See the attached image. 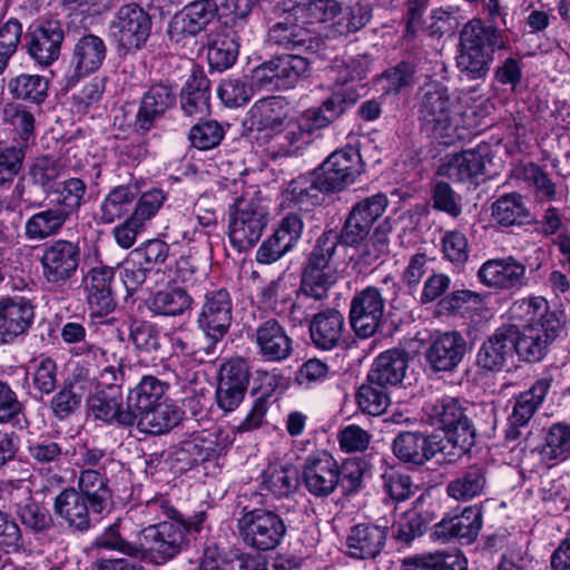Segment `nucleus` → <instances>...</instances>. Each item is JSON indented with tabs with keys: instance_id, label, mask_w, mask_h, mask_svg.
<instances>
[{
	"instance_id": "obj_24",
	"label": "nucleus",
	"mask_w": 570,
	"mask_h": 570,
	"mask_svg": "<svg viewBox=\"0 0 570 570\" xmlns=\"http://www.w3.org/2000/svg\"><path fill=\"white\" fill-rule=\"evenodd\" d=\"M252 340L257 347L258 355L266 362H282L293 353V340L285 327L276 318L261 322Z\"/></svg>"
},
{
	"instance_id": "obj_42",
	"label": "nucleus",
	"mask_w": 570,
	"mask_h": 570,
	"mask_svg": "<svg viewBox=\"0 0 570 570\" xmlns=\"http://www.w3.org/2000/svg\"><path fill=\"white\" fill-rule=\"evenodd\" d=\"M137 187L120 185L112 188L100 204L98 220L102 224H112L129 214L137 198Z\"/></svg>"
},
{
	"instance_id": "obj_25",
	"label": "nucleus",
	"mask_w": 570,
	"mask_h": 570,
	"mask_svg": "<svg viewBox=\"0 0 570 570\" xmlns=\"http://www.w3.org/2000/svg\"><path fill=\"white\" fill-rule=\"evenodd\" d=\"M515 325H503L485 340L476 354V365L488 372L501 371L515 353Z\"/></svg>"
},
{
	"instance_id": "obj_34",
	"label": "nucleus",
	"mask_w": 570,
	"mask_h": 570,
	"mask_svg": "<svg viewBox=\"0 0 570 570\" xmlns=\"http://www.w3.org/2000/svg\"><path fill=\"white\" fill-rule=\"evenodd\" d=\"M268 41L284 49L299 52H315L322 46V40L308 29L287 19L269 28Z\"/></svg>"
},
{
	"instance_id": "obj_29",
	"label": "nucleus",
	"mask_w": 570,
	"mask_h": 570,
	"mask_svg": "<svg viewBox=\"0 0 570 570\" xmlns=\"http://www.w3.org/2000/svg\"><path fill=\"white\" fill-rule=\"evenodd\" d=\"M387 528L373 523L353 525L345 540L346 554L352 559L370 560L376 558L385 547Z\"/></svg>"
},
{
	"instance_id": "obj_27",
	"label": "nucleus",
	"mask_w": 570,
	"mask_h": 570,
	"mask_svg": "<svg viewBox=\"0 0 570 570\" xmlns=\"http://www.w3.org/2000/svg\"><path fill=\"white\" fill-rule=\"evenodd\" d=\"M115 271L108 266H96L83 278L87 303L94 314L107 315L117 305L114 289Z\"/></svg>"
},
{
	"instance_id": "obj_22",
	"label": "nucleus",
	"mask_w": 570,
	"mask_h": 570,
	"mask_svg": "<svg viewBox=\"0 0 570 570\" xmlns=\"http://www.w3.org/2000/svg\"><path fill=\"white\" fill-rule=\"evenodd\" d=\"M468 351V343L456 331L438 333L432 336L425 352V360L435 372H450L458 367Z\"/></svg>"
},
{
	"instance_id": "obj_6",
	"label": "nucleus",
	"mask_w": 570,
	"mask_h": 570,
	"mask_svg": "<svg viewBox=\"0 0 570 570\" xmlns=\"http://www.w3.org/2000/svg\"><path fill=\"white\" fill-rule=\"evenodd\" d=\"M295 119L285 121L282 101L277 97H267L256 101L247 112L244 125L250 132H257L256 139L266 144L268 155L274 158L301 156L306 148L289 150L282 140Z\"/></svg>"
},
{
	"instance_id": "obj_51",
	"label": "nucleus",
	"mask_w": 570,
	"mask_h": 570,
	"mask_svg": "<svg viewBox=\"0 0 570 570\" xmlns=\"http://www.w3.org/2000/svg\"><path fill=\"white\" fill-rule=\"evenodd\" d=\"M239 42L235 32H227L213 40L207 50V60L212 69L224 71L230 68L238 56Z\"/></svg>"
},
{
	"instance_id": "obj_5",
	"label": "nucleus",
	"mask_w": 570,
	"mask_h": 570,
	"mask_svg": "<svg viewBox=\"0 0 570 570\" xmlns=\"http://www.w3.org/2000/svg\"><path fill=\"white\" fill-rule=\"evenodd\" d=\"M358 98L360 94L353 86L338 88L320 107L306 109L296 117L282 137L283 142L289 150L307 148L317 130L340 118Z\"/></svg>"
},
{
	"instance_id": "obj_61",
	"label": "nucleus",
	"mask_w": 570,
	"mask_h": 570,
	"mask_svg": "<svg viewBox=\"0 0 570 570\" xmlns=\"http://www.w3.org/2000/svg\"><path fill=\"white\" fill-rule=\"evenodd\" d=\"M282 88L294 87L308 70V60L299 53L282 55L272 59Z\"/></svg>"
},
{
	"instance_id": "obj_49",
	"label": "nucleus",
	"mask_w": 570,
	"mask_h": 570,
	"mask_svg": "<svg viewBox=\"0 0 570 570\" xmlns=\"http://www.w3.org/2000/svg\"><path fill=\"white\" fill-rule=\"evenodd\" d=\"M27 454L33 466L51 470L53 465L57 466L61 463L68 451H63L62 444L52 438L40 436L29 441Z\"/></svg>"
},
{
	"instance_id": "obj_20",
	"label": "nucleus",
	"mask_w": 570,
	"mask_h": 570,
	"mask_svg": "<svg viewBox=\"0 0 570 570\" xmlns=\"http://www.w3.org/2000/svg\"><path fill=\"white\" fill-rule=\"evenodd\" d=\"M302 475L307 491L317 498L331 495L341 482L340 466L327 452L308 455L304 462Z\"/></svg>"
},
{
	"instance_id": "obj_18",
	"label": "nucleus",
	"mask_w": 570,
	"mask_h": 570,
	"mask_svg": "<svg viewBox=\"0 0 570 570\" xmlns=\"http://www.w3.org/2000/svg\"><path fill=\"white\" fill-rule=\"evenodd\" d=\"M476 277L482 285L495 291H518L529 282L527 266L513 256L485 261Z\"/></svg>"
},
{
	"instance_id": "obj_21",
	"label": "nucleus",
	"mask_w": 570,
	"mask_h": 570,
	"mask_svg": "<svg viewBox=\"0 0 570 570\" xmlns=\"http://www.w3.org/2000/svg\"><path fill=\"white\" fill-rule=\"evenodd\" d=\"M219 7L214 0H196L175 14L169 23L171 41L179 42L184 35L195 37L218 17Z\"/></svg>"
},
{
	"instance_id": "obj_9",
	"label": "nucleus",
	"mask_w": 570,
	"mask_h": 570,
	"mask_svg": "<svg viewBox=\"0 0 570 570\" xmlns=\"http://www.w3.org/2000/svg\"><path fill=\"white\" fill-rule=\"evenodd\" d=\"M151 18L140 6H121L110 20L108 37L119 55L141 49L151 32Z\"/></svg>"
},
{
	"instance_id": "obj_10",
	"label": "nucleus",
	"mask_w": 570,
	"mask_h": 570,
	"mask_svg": "<svg viewBox=\"0 0 570 570\" xmlns=\"http://www.w3.org/2000/svg\"><path fill=\"white\" fill-rule=\"evenodd\" d=\"M268 209L258 199H238L230 214L228 237L239 253L250 249L268 225Z\"/></svg>"
},
{
	"instance_id": "obj_52",
	"label": "nucleus",
	"mask_w": 570,
	"mask_h": 570,
	"mask_svg": "<svg viewBox=\"0 0 570 570\" xmlns=\"http://www.w3.org/2000/svg\"><path fill=\"white\" fill-rule=\"evenodd\" d=\"M570 452V425L554 423L547 432L544 443L539 449L541 461L550 464L552 461L564 460Z\"/></svg>"
},
{
	"instance_id": "obj_12",
	"label": "nucleus",
	"mask_w": 570,
	"mask_h": 570,
	"mask_svg": "<svg viewBox=\"0 0 570 570\" xmlns=\"http://www.w3.org/2000/svg\"><path fill=\"white\" fill-rule=\"evenodd\" d=\"M233 321V301L225 288L208 291L204 296L197 325L208 338L205 347L207 355L214 354L215 347L228 333Z\"/></svg>"
},
{
	"instance_id": "obj_13",
	"label": "nucleus",
	"mask_w": 570,
	"mask_h": 570,
	"mask_svg": "<svg viewBox=\"0 0 570 570\" xmlns=\"http://www.w3.org/2000/svg\"><path fill=\"white\" fill-rule=\"evenodd\" d=\"M389 205L387 197L375 194L354 204L343 224L342 245L358 246L371 235L372 228L383 216Z\"/></svg>"
},
{
	"instance_id": "obj_31",
	"label": "nucleus",
	"mask_w": 570,
	"mask_h": 570,
	"mask_svg": "<svg viewBox=\"0 0 570 570\" xmlns=\"http://www.w3.org/2000/svg\"><path fill=\"white\" fill-rule=\"evenodd\" d=\"M482 527V511L478 505L465 508L460 514L444 518L434 528V535L444 541L473 542Z\"/></svg>"
},
{
	"instance_id": "obj_44",
	"label": "nucleus",
	"mask_w": 570,
	"mask_h": 570,
	"mask_svg": "<svg viewBox=\"0 0 570 570\" xmlns=\"http://www.w3.org/2000/svg\"><path fill=\"white\" fill-rule=\"evenodd\" d=\"M137 426L148 434H163L175 428L180 421V412L173 405L159 403L148 410L137 411Z\"/></svg>"
},
{
	"instance_id": "obj_48",
	"label": "nucleus",
	"mask_w": 570,
	"mask_h": 570,
	"mask_svg": "<svg viewBox=\"0 0 570 570\" xmlns=\"http://www.w3.org/2000/svg\"><path fill=\"white\" fill-rule=\"evenodd\" d=\"M419 71V63L414 58L401 60L381 75L380 83L383 92L397 95L402 89L413 86Z\"/></svg>"
},
{
	"instance_id": "obj_7",
	"label": "nucleus",
	"mask_w": 570,
	"mask_h": 570,
	"mask_svg": "<svg viewBox=\"0 0 570 570\" xmlns=\"http://www.w3.org/2000/svg\"><path fill=\"white\" fill-rule=\"evenodd\" d=\"M415 109L422 126L440 137L451 136L458 100L440 81L429 80L415 94Z\"/></svg>"
},
{
	"instance_id": "obj_45",
	"label": "nucleus",
	"mask_w": 570,
	"mask_h": 570,
	"mask_svg": "<svg viewBox=\"0 0 570 570\" xmlns=\"http://www.w3.org/2000/svg\"><path fill=\"white\" fill-rule=\"evenodd\" d=\"M168 383L154 375H145L140 382L129 391L128 406L137 420V411L148 410L153 405L161 403V399L168 390Z\"/></svg>"
},
{
	"instance_id": "obj_36",
	"label": "nucleus",
	"mask_w": 570,
	"mask_h": 570,
	"mask_svg": "<svg viewBox=\"0 0 570 570\" xmlns=\"http://www.w3.org/2000/svg\"><path fill=\"white\" fill-rule=\"evenodd\" d=\"M345 328L343 314L335 308L316 313L309 324V334L316 347L330 351L338 346Z\"/></svg>"
},
{
	"instance_id": "obj_53",
	"label": "nucleus",
	"mask_w": 570,
	"mask_h": 570,
	"mask_svg": "<svg viewBox=\"0 0 570 570\" xmlns=\"http://www.w3.org/2000/svg\"><path fill=\"white\" fill-rule=\"evenodd\" d=\"M14 513L22 525L33 533L45 532L53 524L49 510L35 501L30 494L24 500L14 503Z\"/></svg>"
},
{
	"instance_id": "obj_1",
	"label": "nucleus",
	"mask_w": 570,
	"mask_h": 570,
	"mask_svg": "<svg viewBox=\"0 0 570 570\" xmlns=\"http://www.w3.org/2000/svg\"><path fill=\"white\" fill-rule=\"evenodd\" d=\"M487 11L490 24L474 18L460 31L456 66L470 80L485 79L494 60V53L510 48L508 36L495 24V19L502 16L500 1L488 0Z\"/></svg>"
},
{
	"instance_id": "obj_35",
	"label": "nucleus",
	"mask_w": 570,
	"mask_h": 570,
	"mask_svg": "<svg viewBox=\"0 0 570 570\" xmlns=\"http://www.w3.org/2000/svg\"><path fill=\"white\" fill-rule=\"evenodd\" d=\"M409 364V353L392 348L381 353L374 361L367 376L368 382L390 387L402 383Z\"/></svg>"
},
{
	"instance_id": "obj_56",
	"label": "nucleus",
	"mask_w": 570,
	"mask_h": 570,
	"mask_svg": "<svg viewBox=\"0 0 570 570\" xmlns=\"http://www.w3.org/2000/svg\"><path fill=\"white\" fill-rule=\"evenodd\" d=\"M355 401L363 413L379 416L383 414L390 405V394L387 387L371 383L367 379L366 383L357 389Z\"/></svg>"
},
{
	"instance_id": "obj_8",
	"label": "nucleus",
	"mask_w": 570,
	"mask_h": 570,
	"mask_svg": "<svg viewBox=\"0 0 570 570\" xmlns=\"http://www.w3.org/2000/svg\"><path fill=\"white\" fill-rule=\"evenodd\" d=\"M431 424L440 426L453 446L466 453L475 443L476 430L465 403L455 397H442L423 407Z\"/></svg>"
},
{
	"instance_id": "obj_38",
	"label": "nucleus",
	"mask_w": 570,
	"mask_h": 570,
	"mask_svg": "<svg viewBox=\"0 0 570 570\" xmlns=\"http://www.w3.org/2000/svg\"><path fill=\"white\" fill-rule=\"evenodd\" d=\"M107 56V46L102 38L88 33L77 40L73 46L71 62L77 75L97 71Z\"/></svg>"
},
{
	"instance_id": "obj_23",
	"label": "nucleus",
	"mask_w": 570,
	"mask_h": 570,
	"mask_svg": "<svg viewBox=\"0 0 570 570\" xmlns=\"http://www.w3.org/2000/svg\"><path fill=\"white\" fill-rule=\"evenodd\" d=\"M175 105L176 94L169 83H153L141 97L135 118V129L142 134L148 132Z\"/></svg>"
},
{
	"instance_id": "obj_46",
	"label": "nucleus",
	"mask_w": 570,
	"mask_h": 570,
	"mask_svg": "<svg viewBox=\"0 0 570 570\" xmlns=\"http://www.w3.org/2000/svg\"><path fill=\"white\" fill-rule=\"evenodd\" d=\"M323 178L315 170L308 176H299L293 179L287 188L289 199L296 206L308 208L321 203V194L333 193L322 184Z\"/></svg>"
},
{
	"instance_id": "obj_11",
	"label": "nucleus",
	"mask_w": 570,
	"mask_h": 570,
	"mask_svg": "<svg viewBox=\"0 0 570 570\" xmlns=\"http://www.w3.org/2000/svg\"><path fill=\"white\" fill-rule=\"evenodd\" d=\"M237 529L243 542L258 551L275 549L286 533L283 519L266 509L244 512L237 521Z\"/></svg>"
},
{
	"instance_id": "obj_64",
	"label": "nucleus",
	"mask_w": 570,
	"mask_h": 570,
	"mask_svg": "<svg viewBox=\"0 0 570 570\" xmlns=\"http://www.w3.org/2000/svg\"><path fill=\"white\" fill-rule=\"evenodd\" d=\"M82 396L81 387L77 382H65L51 399L50 409L58 419H66L80 406Z\"/></svg>"
},
{
	"instance_id": "obj_17",
	"label": "nucleus",
	"mask_w": 570,
	"mask_h": 570,
	"mask_svg": "<svg viewBox=\"0 0 570 570\" xmlns=\"http://www.w3.org/2000/svg\"><path fill=\"white\" fill-rule=\"evenodd\" d=\"M385 301L374 286L358 292L351 302L350 324L360 338L373 336L383 318Z\"/></svg>"
},
{
	"instance_id": "obj_55",
	"label": "nucleus",
	"mask_w": 570,
	"mask_h": 570,
	"mask_svg": "<svg viewBox=\"0 0 570 570\" xmlns=\"http://www.w3.org/2000/svg\"><path fill=\"white\" fill-rule=\"evenodd\" d=\"M55 206L70 218L86 203L87 186L80 178H69L61 181L55 190Z\"/></svg>"
},
{
	"instance_id": "obj_15",
	"label": "nucleus",
	"mask_w": 570,
	"mask_h": 570,
	"mask_svg": "<svg viewBox=\"0 0 570 570\" xmlns=\"http://www.w3.org/2000/svg\"><path fill=\"white\" fill-rule=\"evenodd\" d=\"M554 382L551 372H544L538 377L529 390L521 392L514 397L512 413L509 415V426L505 431V439L515 441L523 435L522 430L527 429L531 419L543 403L552 383Z\"/></svg>"
},
{
	"instance_id": "obj_19",
	"label": "nucleus",
	"mask_w": 570,
	"mask_h": 570,
	"mask_svg": "<svg viewBox=\"0 0 570 570\" xmlns=\"http://www.w3.org/2000/svg\"><path fill=\"white\" fill-rule=\"evenodd\" d=\"M440 435L423 432H400L392 442L393 454L409 466L419 468L443 451Z\"/></svg>"
},
{
	"instance_id": "obj_32",
	"label": "nucleus",
	"mask_w": 570,
	"mask_h": 570,
	"mask_svg": "<svg viewBox=\"0 0 570 570\" xmlns=\"http://www.w3.org/2000/svg\"><path fill=\"white\" fill-rule=\"evenodd\" d=\"M75 488H67L55 499V513L71 529L87 531L91 527V515H96L89 501Z\"/></svg>"
},
{
	"instance_id": "obj_60",
	"label": "nucleus",
	"mask_w": 570,
	"mask_h": 570,
	"mask_svg": "<svg viewBox=\"0 0 570 570\" xmlns=\"http://www.w3.org/2000/svg\"><path fill=\"white\" fill-rule=\"evenodd\" d=\"M429 522L426 513L417 509L407 510L397 521L393 537L402 544H410L413 540L425 533Z\"/></svg>"
},
{
	"instance_id": "obj_62",
	"label": "nucleus",
	"mask_w": 570,
	"mask_h": 570,
	"mask_svg": "<svg viewBox=\"0 0 570 570\" xmlns=\"http://www.w3.org/2000/svg\"><path fill=\"white\" fill-rule=\"evenodd\" d=\"M518 178L524 180L534 188L540 200H552L556 197V185L548 175L534 163L520 165L515 169Z\"/></svg>"
},
{
	"instance_id": "obj_40",
	"label": "nucleus",
	"mask_w": 570,
	"mask_h": 570,
	"mask_svg": "<svg viewBox=\"0 0 570 570\" xmlns=\"http://www.w3.org/2000/svg\"><path fill=\"white\" fill-rule=\"evenodd\" d=\"M298 487L297 472L291 464L281 461L268 463L261 473V491L273 494L276 498L288 497Z\"/></svg>"
},
{
	"instance_id": "obj_41",
	"label": "nucleus",
	"mask_w": 570,
	"mask_h": 570,
	"mask_svg": "<svg viewBox=\"0 0 570 570\" xmlns=\"http://www.w3.org/2000/svg\"><path fill=\"white\" fill-rule=\"evenodd\" d=\"M210 82L202 70L195 69L180 94V106L188 116L204 115L209 109Z\"/></svg>"
},
{
	"instance_id": "obj_50",
	"label": "nucleus",
	"mask_w": 570,
	"mask_h": 570,
	"mask_svg": "<svg viewBox=\"0 0 570 570\" xmlns=\"http://www.w3.org/2000/svg\"><path fill=\"white\" fill-rule=\"evenodd\" d=\"M492 217L502 226L521 225L529 217V210L520 194L510 193L492 204Z\"/></svg>"
},
{
	"instance_id": "obj_54",
	"label": "nucleus",
	"mask_w": 570,
	"mask_h": 570,
	"mask_svg": "<svg viewBox=\"0 0 570 570\" xmlns=\"http://www.w3.org/2000/svg\"><path fill=\"white\" fill-rule=\"evenodd\" d=\"M372 18V8L367 3L360 1L346 7L341 6V12L333 22L335 35L348 36L364 28Z\"/></svg>"
},
{
	"instance_id": "obj_43",
	"label": "nucleus",
	"mask_w": 570,
	"mask_h": 570,
	"mask_svg": "<svg viewBox=\"0 0 570 570\" xmlns=\"http://www.w3.org/2000/svg\"><path fill=\"white\" fill-rule=\"evenodd\" d=\"M69 217L55 205L30 216L24 223V235L30 240L57 236Z\"/></svg>"
},
{
	"instance_id": "obj_33",
	"label": "nucleus",
	"mask_w": 570,
	"mask_h": 570,
	"mask_svg": "<svg viewBox=\"0 0 570 570\" xmlns=\"http://www.w3.org/2000/svg\"><path fill=\"white\" fill-rule=\"evenodd\" d=\"M489 469L485 464L474 463L461 470L446 484V494L456 501H470L487 493Z\"/></svg>"
},
{
	"instance_id": "obj_14",
	"label": "nucleus",
	"mask_w": 570,
	"mask_h": 570,
	"mask_svg": "<svg viewBox=\"0 0 570 570\" xmlns=\"http://www.w3.org/2000/svg\"><path fill=\"white\" fill-rule=\"evenodd\" d=\"M81 261L78 243L68 239H56L42 249L40 264L42 277L48 284L63 285L77 273Z\"/></svg>"
},
{
	"instance_id": "obj_4",
	"label": "nucleus",
	"mask_w": 570,
	"mask_h": 570,
	"mask_svg": "<svg viewBox=\"0 0 570 570\" xmlns=\"http://www.w3.org/2000/svg\"><path fill=\"white\" fill-rule=\"evenodd\" d=\"M341 235L333 230L323 233L313 246L303 271L301 292L292 309L301 311L309 307V301H322L327 297L328 289L337 279L336 268L332 265Z\"/></svg>"
},
{
	"instance_id": "obj_28",
	"label": "nucleus",
	"mask_w": 570,
	"mask_h": 570,
	"mask_svg": "<svg viewBox=\"0 0 570 570\" xmlns=\"http://www.w3.org/2000/svg\"><path fill=\"white\" fill-rule=\"evenodd\" d=\"M35 318L30 301L23 297H0V342L10 343L24 335Z\"/></svg>"
},
{
	"instance_id": "obj_39",
	"label": "nucleus",
	"mask_w": 570,
	"mask_h": 570,
	"mask_svg": "<svg viewBox=\"0 0 570 570\" xmlns=\"http://www.w3.org/2000/svg\"><path fill=\"white\" fill-rule=\"evenodd\" d=\"M109 480L95 469H83L78 479L77 492L89 501L95 514L104 513L111 503V490Z\"/></svg>"
},
{
	"instance_id": "obj_16",
	"label": "nucleus",
	"mask_w": 570,
	"mask_h": 570,
	"mask_svg": "<svg viewBox=\"0 0 570 570\" xmlns=\"http://www.w3.org/2000/svg\"><path fill=\"white\" fill-rule=\"evenodd\" d=\"M316 170L325 188L335 193L355 181L364 170V163L360 150L347 146L332 153Z\"/></svg>"
},
{
	"instance_id": "obj_2",
	"label": "nucleus",
	"mask_w": 570,
	"mask_h": 570,
	"mask_svg": "<svg viewBox=\"0 0 570 570\" xmlns=\"http://www.w3.org/2000/svg\"><path fill=\"white\" fill-rule=\"evenodd\" d=\"M160 508L168 521L150 524L138 533L139 557L160 566L187 550L196 533L199 532L202 520L188 521L168 502L161 501Z\"/></svg>"
},
{
	"instance_id": "obj_59",
	"label": "nucleus",
	"mask_w": 570,
	"mask_h": 570,
	"mask_svg": "<svg viewBox=\"0 0 570 570\" xmlns=\"http://www.w3.org/2000/svg\"><path fill=\"white\" fill-rule=\"evenodd\" d=\"M392 226L389 218L380 222L373 236H368L361 245L354 246L358 249L360 259L364 264H372L389 252V234Z\"/></svg>"
},
{
	"instance_id": "obj_47",
	"label": "nucleus",
	"mask_w": 570,
	"mask_h": 570,
	"mask_svg": "<svg viewBox=\"0 0 570 570\" xmlns=\"http://www.w3.org/2000/svg\"><path fill=\"white\" fill-rule=\"evenodd\" d=\"M8 90L14 99L39 106L48 97L49 81L39 75L21 73L9 80Z\"/></svg>"
},
{
	"instance_id": "obj_63",
	"label": "nucleus",
	"mask_w": 570,
	"mask_h": 570,
	"mask_svg": "<svg viewBox=\"0 0 570 570\" xmlns=\"http://www.w3.org/2000/svg\"><path fill=\"white\" fill-rule=\"evenodd\" d=\"M62 166L59 159L51 156H41L31 164L28 175L35 186L49 193L55 181L60 177Z\"/></svg>"
},
{
	"instance_id": "obj_37",
	"label": "nucleus",
	"mask_w": 570,
	"mask_h": 570,
	"mask_svg": "<svg viewBox=\"0 0 570 570\" xmlns=\"http://www.w3.org/2000/svg\"><path fill=\"white\" fill-rule=\"evenodd\" d=\"M89 409L97 420L107 423H115L120 426H132L135 415L127 405L122 406V395L120 391H97L88 401Z\"/></svg>"
},
{
	"instance_id": "obj_26",
	"label": "nucleus",
	"mask_w": 570,
	"mask_h": 570,
	"mask_svg": "<svg viewBox=\"0 0 570 570\" xmlns=\"http://www.w3.org/2000/svg\"><path fill=\"white\" fill-rule=\"evenodd\" d=\"M29 38L28 52L39 66L48 67L59 58L65 32L58 20L41 21Z\"/></svg>"
},
{
	"instance_id": "obj_3",
	"label": "nucleus",
	"mask_w": 570,
	"mask_h": 570,
	"mask_svg": "<svg viewBox=\"0 0 570 570\" xmlns=\"http://www.w3.org/2000/svg\"><path fill=\"white\" fill-rule=\"evenodd\" d=\"M527 313L530 317L523 330L515 326V353L527 362H539L562 332L564 318L562 312L551 309L542 296L528 299Z\"/></svg>"
},
{
	"instance_id": "obj_58",
	"label": "nucleus",
	"mask_w": 570,
	"mask_h": 570,
	"mask_svg": "<svg viewBox=\"0 0 570 570\" xmlns=\"http://www.w3.org/2000/svg\"><path fill=\"white\" fill-rule=\"evenodd\" d=\"M2 120L17 132L21 140L19 144L28 146L35 134L33 114L23 105L7 104L2 110Z\"/></svg>"
},
{
	"instance_id": "obj_57",
	"label": "nucleus",
	"mask_w": 570,
	"mask_h": 570,
	"mask_svg": "<svg viewBox=\"0 0 570 570\" xmlns=\"http://www.w3.org/2000/svg\"><path fill=\"white\" fill-rule=\"evenodd\" d=\"M191 302L187 292L177 287L156 293L150 302V309L158 315L177 316L187 311Z\"/></svg>"
},
{
	"instance_id": "obj_30",
	"label": "nucleus",
	"mask_w": 570,
	"mask_h": 570,
	"mask_svg": "<svg viewBox=\"0 0 570 570\" xmlns=\"http://www.w3.org/2000/svg\"><path fill=\"white\" fill-rule=\"evenodd\" d=\"M489 154L487 145L465 149L454 154L440 168V173L453 181L474 183L484 174L485 160Z\"/></svg>"
}]
</instances>
